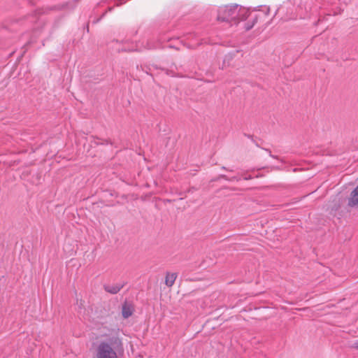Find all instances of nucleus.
I'll return each instance as SVG.
<instances>
[{
    "mask_svg": "<svg viewBox=\"0 0 358 358\" xmlns=\"http://www.w3.org/2000/svg\"><path fill=\"white\" fill-rule=\"evenodd\" d=\"M269 11H270V8H269V7L264 6V13H265V15H268Z\"/></svg>",
    "mask_w": 358,
    "mask_h": 358,
    "instance_id": "nucleus-12",
    "label": "nucleus"
},
{
    "mask_svg": "<svg viewBox=\"0 0 358 358\" xmlns=\"http://www.w3.org/2000/svg\"><path fill=\"white\" fill-rule=\"evenodd\" d=\"M257 16L252 17V22L251 23H250V22L245 23V27H244L246 31L251 29L254 27V25L257 22Z\"/></svg>",
    "mask_w": 358,
    "mask_h": 358,
    "instance_id": "nucleus-9",
    "label": "nucleus"
},
{
    "mask_svg": "<svg viewBox=\"0 0 358 358\" xmlns=\"http://www.w3.org/2000/svg\"><path fill=\"white\" fill-rule=\"evenodd\" d=\"M250 15L249 8L240 6L238 4L225 5L217 8V19L222 22L238 24L240 21L247 20Z\"/></svg>",
    "mask_w": 358,
    "mask_h": 358,
    "instance_id": "nucleus-3",
    "label": "nucleus"
},
{
    "mask_svg": "<svg viewBox=\"0 0 358 358\" xmlns=\"http://www.w3.org/2000/svg\"><path fill=\"white\" fill-rule=\"evenodd\" d=\"M117 6L122 5L126 3L128 0H115Z\"/></svg>",
    "mask_w": 358,
    "mask_h": 358,
    "instance_id": "nucleus-10",
    "label": "nucleus"
},
{
    "mask_svg": "<svg viewBox=\"0 0 358 358\" xmlns=\"http://www.w3.org/2000/svg\"><path fill=\"white\" fill-rule=\"evenodd\" d=\"M352 348L358 350V339L353 342Z\"/></svg>",
    "mask_w": 358,
    "mask_h": 358,
    "instance_id": "nucleus-11",
    "label": "nucleus"
},
{
    "mask_svg": "<svg viewBox=\"0 0 358 358\" xmlns=\"http://www.w3.org/2000/svg\"><path fill=\"white\" fill-rule=\"evenodd\" d=\"M134 312L133 304L128 301H124L122 306V315L124 319H127L132 315Z\"/></svg>",
    "mask_w": 358,
    "mask_h": 358,
    "instance_id": "nucleus-5",
    "label": "nucleus"
},
{
    "mask_svg": "<svg viewBox=\"0 0 358 358\" xmlns=\"http://www.w3.org/2000/svg\"><path fill=\"white\" fill-rule=\"evenodd\" d=\"M283 10H284V6H280V8H278L277 9V10L275 11V15H277L278 13H280L282 12Z\"/></svg>",
    "mask_w": 358,
    "mask_h": 358,
    "instance_id": "nucleus-13",
    "label": "nucleus"
},
{
    "mask_svg": "<svg viewBox=\"0 0 358 358\" xmlns=\"http://www.w3.org/2000/svg\"><path fill=\"white\" fill-rule=\"evenodd\" d=\"M123 287V283H116L113 285L106 284L103 285L104 290L112 294L118 293Z\"/></svg>",
    "mask_w": 358,
    "mask_h": 358,
    "instance_id": "nucleus-6",
    "label": "nucleus"
},
{
    "mask_svg": "<svg viewBox=\"0 0 358 358\" xmlns=\"http://www.w3.org/2000/svg\"><path fill=\"white\" fill-rule=\"evenodd\" d=\"M294 17H286L285 20H290V19H293Z\"/></svg>",
    "mask_w": 358,
    "mask_h": 358,
    "instance_id": "nucleus-14",
    "label": "nucleus"
},
{
    "mask_svg": "<svg viewBox=\"0 0 358 358\" xmlns=\"http://www.w3.org/2000/svg\"><path fill=\"white\" fill-rule=\"evenodd\" d=\"M192 38V41L195 39V42L192 41L189 45L188 48H193L195 46H197L199 45H201L203 43V42H199V40L197 39V36L195 34H190V36L187 38L188 39Z\"/></svg>",
    "mask_w": 358,
    "mask_h": 358,
    "instance_id": "nucleus-8",
    "label": "nucleus"
},
{
    "mask_svg": "<svg viewBox=\"0 0 358 358\" xmlns=\"http://www.w3.org/2000/svg\"><path fill=\"white\" fill-rule=\"evenodd\" d=\"M169 41V37H164V36H160L159 40L156 43H152L150 41H147L145 42L143 40V41L139 42H135L134 43L133 41H131L130 39H125L122 41V47H117L116 50L118 52H126V51H142L143 50H151V49H156L159 48L161 47L162 48H166V46H162V43L165 41ZM168 48H175L176 50H179V48L172 46L171 45H167Z\"/></svg>",
    "mask_w": 358,
    "mask_h": 358,
    "instance_id": "nucleus-4",
    "label": "nucleus"
},
{
    "mask_svg": "<svg viewBox=\"0 0 358 358\" xmlns=\"http://www.w3.org/2000/svg\"><path fill=\"white\" fill-rule=\"evenodd\" d=\"M176 278H177L176 273L167 272L166 274V278H165V284L168 287H171L174 284Z\"/></svg>",
    "mask_w": 358,
    "mask_h": 358,
    "instance_id": "nucleus-7",
    "label": "nucleus"
},
{
    "mask_svg": "<svg viewBox=\"0 0 358 358\" xmlns=\"http://www.w3.org/2000/svg\"><path fill=\"white\" fill-rule=\"evenodd\" d=\"M104 336L106 340L101 341L96 348V358H118L117 352L123 349L120 329H110Z\"/></svg>",
    "mask_w": 358,
    "mask_h": 358,
    "instance_id": "nucleus-2",
    "label": "nucleus"
},
{
    "mask_svg": "<svg viewBox=\"0 0 358 358\" xmlns=\"http://www.w3.org/2000/svg\"><path fill=\"white\" fill-rule=\"evenodd\" d=\"M104 336L106 340L101 341L96 348V358H118L117 352L123 349L120 329H110Z\"/></svg>",
    "mask_w": 358,
    "mask_h": 358,
    "instance_id": "nucleus-1",
    "label": "nucleus"
}]
</instances>
